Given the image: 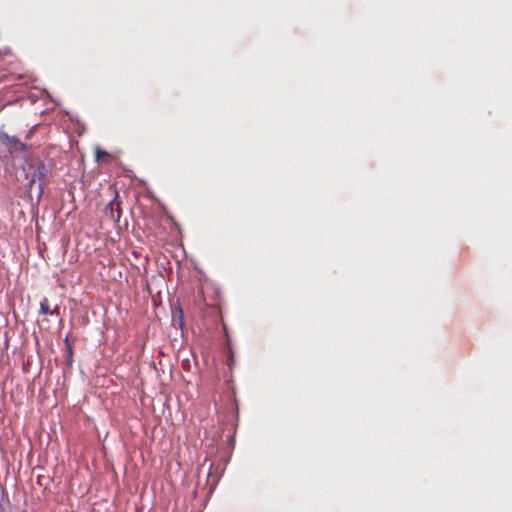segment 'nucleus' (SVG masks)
<instances>
[{"label": "nucleus", "instance_id": "f257e3e1", "mask_svg": "<svg viewBox=\"0 0 512 512\" xmlns=\"http://www.w3.org/2000/svg\"><path fill=\"white\" fill-rule=\"evenodd\" d=\"M106 212L113 221L118 222L120 220L121 208L117 192L115 193L114 199L108 204Z\"/></svg>", "mask_w": 512, "mask_h": 512}, {"label": "nucleus", "instance_id": "f03ea898", "mask_svg": "<svg viewBox=\"0 0 512 512\" xmlns=\"http://www.w3.org/2000/svg\"><path fill=\"white\" fill-rule=\"evenodd\" d=\"M110 157V154L102 150L100 147L95 148V159L97 162H104Z\"/></svg>", "mask_w": 512, "mask_h": 512}, {"label": "nucleus", "instance_id": "7ed1b4c3", "mask_svg": "<svg viewBox=\"0 0 512 512\" xmlns=\"http://www.w3.org/2000/svg\"><path fill=\"white\" fill-rule=\"evenodd\" d=\"M40 313L44 315H52L54 313V311L50 309L47 298H43L40 302Z\"/></svg>", "mask_w": 512, "mask_h": 512}, {"label": "nucleus", "instance_id": "20e7f679", "mask_svg": "<svg viewBox=\"0 0 512 512\" xmlns=\"http://www.w3.org/2000/svg\"><path fill=\"white\" fill-rule=\"evenodd\" d=\"M65 342L67 344V349H68L67 362H68L69 365H71V363H72V348H71V346L68 343V338L65 339Z\"/></svg>", "mask_w": 512, "mask_h": 512}]
</instances>
